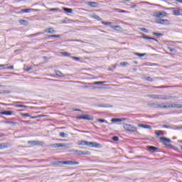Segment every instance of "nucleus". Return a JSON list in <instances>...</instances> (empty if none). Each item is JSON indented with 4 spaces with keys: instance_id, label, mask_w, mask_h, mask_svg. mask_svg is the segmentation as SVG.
I'll return each instance as SVG.
<instances>
[{
    "instance_id": "obj_6",
    "label": "nucleus",
    "mask_w": 182,
    "mask_h": 182,
    "mask_svg": "<svg viewBox=\"0 0 182 182\" xmlns=\"http://www.w3.org/2000/svg\"><path fill=\"white\" fill-rule=\"evenodd\" d=\"M73 154L75 156H86L87 155V151H79L76 149H73L72 151Z\"/></svg>"
},
{
    "instance_id": "obj_16",
    "label": "nucleus",
    "mask_w": 182,
    "mask_h": 182,
    "mask_svg": "<svg viewBox=\"0 0 182 182\" xmlns=\"http://www.w3.org/2000/svg\"><path fill=\"white\" fill-rule=\"evenodd\" d=\"M44 32L46 33H56V31H55L53 28H48L44 31Z\"/></svg>"
},
{
    "instance_id": "obj_33",
    "label": "nucleus",
    "mask_w": 182,
    "mask_h": 182,
    "mask_svg": "<svg viewBox=\"0 0 182 182\" xmlns=\"http://www.w3.org/2000/svg\"><path fill=\"white\" fill-rule=\"evenodd\" d=\"M60 53L63 55V56H70V53L68 52H61Z\"/></svg>"
},
{
    "instance_id": "obj_12",
    "label": "nucleus",
    "mask_w": 182,
    "mask_h": 182,
    "mask_svg": "<svg viewBox=\"0 0 182 182\" xmlns=\"http://www.w3.org/2000/svg\"><path fill=\"white\" fill-rule=\"evenodd\" d=\"M87 5H88V6H92V8H97V6H99V3L96 1H88Z\"/></svg>"
},
{
    "instance_id": "obj_31",
    "label": "nucleus",
    "mask_w": 182,
    "mask_h": 182,
    "mask_svg": "<svg viewBox=\"0 0 182 182\" xmlns=\"http://www.w3.org/2000/svg\"><path fill=\"white\" fill-rule=\"evenodd\" d=\"M97 122H99V123H107V121H106V119H97Z\"/></svg>"
},
{
    "instance_id": "obj_17",
    "label": "nucleus",
    "mask_w": 182,
    "mask_h": 182,
    "mask_svg": "<svg viewBox=\"0 0 182 182\" xmlns=\"http://www.w3.org/2000/svg\"><path fill=\"white\" fill-rule=\"evenodd\" d=\"M54 72H55V76H57V77H65V75H63V73L62 72H60V70H54Z\"/></svg>"
},
{
    "instance_id": "obj_35",
    "label": "nucleus",
    "mask_w": 182,
    "mask_h": 182,
    "mask_svg": "<svg viewBox=\"0 0 182 182\" xmlns=\"http://www.w3.org/2000/svg\"><path fill=\"white\" fill-rule=\"evenodd\" d=\"M153 35H155V36H164V34L160 33L154 32Z\"/></svg>"
},
{
    "instance_id": "obj_2",
    "label": "nucleus",
    "mask_w": 182,
    "mask_h": 182,
    "mask_svg": "<svg viewBox=\"0 0 182 182\" xmlns=\"http://www.w3.org/2000/svg\"><path fill=\"white\" fill-rule=\"evenodd\" d=\"M148 97H151V99H159V100H169V99H171V96L166 95H148Z\"/></svg>"
},
{
    "instance_id": "obj_45",
    "label": "nucleus",
    "mask_w": 182,
    "mask_h": 182,
    "mask_svg": "<svg viewBox=\"0 0 182 182\" xmlns=\"http://www.w3.org/2000/svg\"><path fill=\"white\" fill-rule=\"evenodd\" d=\"M112 140H114V141H119V136H113Z\"/></svg>"
},
{
    "instance_id": "obj_62",
    "label": "nucleus",
    "mask_w": 182,
    "mask_h": 182,
    "mask_svg": "<svg viewBox=\"0 0 182 182\" xmlns=\"http://www.w3.org/2000/svg\"><path fill=\"white\" fill-rule=\"evenodd\" d=\"M136 5H133L132 6V8H136Z\"/></svg>"
},
{
    "instance_id": "obj_54",
    "label": "nucleus",
    "mask_w": 182,
    "mask_h": 182,
    "mask_svg": "<svg viewBox=\"0 0 182 182\" xmlns=\"http://www.w3.org/2000/svg\"><path fill=\"white\" fill-rule=\"evenodd\" d=\"M169 52H174L175 49L174 48H171L170 47L168 48Z\"/></svg>"
},
{
    "instance_id": "obj_60",
    "label": "nucleus",
    "mask_w": 182,
    "mask_h": 182,
    "mask_svg": "<svg viewBox=\"0 0 182 182\" xmlns=\"http://www.w3.org/2000/svg\"><path fill=\"white\" fill-rule=\"evenodd\" d=\"M4 79H8V75H6L5 77H3Z\"/></svg>"
},
{
    "instance_id": "obj_50",
    "label": "nucleus",
    "mask_w": 182,
    "mask_h": 182,
    "mask_svg": "<svg viewBox=\"0 0 182 182\" xmlns=\"http://www.w3.org/2000/svg\"><path fill=\"white\" fill-rule=\"evenodd\" d=\"M23 116H24L25 117H30L31 115L28 113H24L23 114Z\"/></svg>"
},
{
    "instance_id": "obj_10",
    "label": "nucleus",
    "mask_w": 182,
    "mask_h": 182,
    "mask_svg": "<svg viewBox=\"0 0 182 182\" xmlns=\"http://www.w3.org/2000/svg\"><path fill=\"white\" fill-rule=\"evenodd\" d=\"M156 23H160L161 25H170V21L168 19L159 18L156 21Z\"/></svg>"
},
{
    "instance_id": "obj_18",
    "label": "nucleus",
    "mask_w": 182,
    "mask_h": 182,
    "mask_svg": "<svg viewBox=\"0 0 182 182\" xmlns=\"http://www.w3.org/2000/svg\"><path fill=\"white\" fill-rule=\"evenodd\" d=\"M13 114H14V112L12 111H4V112H0V114H4L6 116H12Z\"/></svg>"
},
{
    "instance_id": "obj_27",
    "label": "nucleus",
    "mask_w": 182,
    "mask_h": 182,
    "mask_svg": "<svg viewBox=\"0 0 182 182\" xmlns=\"http://www.w3.org/2000/svg\"><path fill=\"white\" fill-rule=\"evenodd\" d=\"M136 56H139V58H144V56H146L147 53H135Z\"/></svg>"
},
{
    "instance_id": "obj_48",
    "label": "nucleus",
    "mask_w": 182,
    "mask_h": 182,
    "mask_svg": "<svg viewBox=\"0 0 182 182\" xmlns=\"http://www.w3.org/2000/svg\"><path fill=\"white\" fill-rule=\"evenodd\" d=\"M49 11H50V12H52V11H59V9H58V8L50 9Z\"/></svg>"
},
{
    "instance_id": "obj_43",
    "label": "nucleus",
    "mask_w": 182,
    "mask_h": 182,
    "mask_svg": "<svg viewBox=\"0 0 182 182\" xmlns=\"http://www.w3.org/2000/svg\"><path fill=\"white\" fill-rule=\"evenodd\" d=\"M26 22V20H19V23H21V25H25Z\"/></svg>"
},
{
    "instance_id": "obj_4",
    "label": "nucleus",
    "mask_w": 182,
    "mask_h": 182,
    "mask_svg": "<svg viewBox=\"0 0 182 182\" xmlns=\"http://www.w3.org/2000/svg\"><path fill=\"white\" fill-rule=\"evenodd\" d=\"M166 15H167V13H166L164 11H154L153 13L154 18H159V19H161L163 18H165Z\"/></svg>"
},
{
    "instance_id": "obj_55",
    "label": "nucleus",
    "mask_w": 182,
    "mask_h": 182,
    "mask_svg": "<svg viewBox=\"0 0 182 182\" xmlns=\"http://www.w3.org/2000/svg\"><path fill=\"white\" fill-rule=\"evenodd\" d=\"M74 111H75V112H82V109H75Z\"/></svg>"
},
{
    "instance_id": "obj_26",
    "label": "nucleus",
    "mask_w": 182,
    "mask_h": 182,
    "mask_svg": "<svg viewBox=\"0 0 182 182\" xmlns=\"http://www.w3.org/2000/svg\"><path fill=\"white\" fill-rule=\"evenodd\" d=\"M31 11H33L32 9H25L22 10L23 14H29Z\"/></svg>"
},
{
    "instance_id": "obj_11",
    "label": "nucleus",
    "mask_w": 182,
    "mask_h": 182,
    "mask_svg": "<svg viewBox=\"0 0 182 182\" xmlns=\"http://www.w3.org/2000/svg\"><path fill=\"white\" fill-rule=\"evenodd\" d=\"M152 106L155 107V109H164V102L161 104L159 102L152 103Z\"/></svg>"
},
{
    "instance_id": "obj_38",
    "label": "nucleus",
    "mask_w": 182,
    "mask_h": 182,
    "mask_svg": "<svg viewBox=\"0 0 182 182\" xmlns=\"http://www.w3.org/2000/svg\"><path fill=\"white\" fill-rule=\"evenodd\" d=\"M112 29H115L117 30V29H122V27H120V26H112Z\"/></svg>"
},
{
    "instance_id": "obj_14",
    "label": "nucleus",
    "mask_w": 182,
    "mask_h": 182,
    "mask_svg": "<svg viewBox=\"0 0 182 182\" xmlns=\"http://www.w3.org/2000/svg\"><path fill=\"white\" fill-rule=\"evenodd\" d=\"M51 147H54V149H59L60 147H66L65 144H54L51 145Z\"/></svg>"
},
{
    "instance_id": "obj_47",
    "label": "nucleus",
    "mask_w": 182,
    "mask_h": 182,
    "mask_svg": "<svg viewBox=\"0 0 182 182\" xmlns=\"http://www.w3.org/2000/svg\"><path fill=\"white\" fill-rule=\"evenodd\" d=\"M33 69V68H32V67H28L26 68V71L29 72V70H32Z\"/></svg>"
},
{
    "instance_id": "obj_63",
    "label": "nucleus",
    "mask_w": 182,
    "mask_h": 182,
    "mask_svg": "<svg viewBox=\"0 0 182 182\" xmlns=\"http://www.w3.org/2000/svg\"><path fill=\"white\" fill-rule=\"evenodd\" d=\"M167 9L171 10V9H174V8H169V9Z\"/></svg>"
},
{
    "instance_id": "obj_30",
    "label": "nucleus",
    "mask_w": 182,
    "mask_h": 182,
    "mask_svg": "<svg viewBox=\"0 0 182 182\" xmlns=\"http://www.w3.org/2000/svg\"><path fill=\"white\" fill-rule=\"evenodd\" d=\"M141 32H144V33H149V29L144 28H139Z\"/></svg>"
},
{
    "instance_id": "obj_64",
    "label": "nucleus",
    "mask_w": 182,
    "mask_h": 182,
    "mask_svg": "<svg viewBox=\"0 0 182 182\" xmlns=\"http://www.w3.org/2000/svg\"><path fill=\"white\" fill-rule=\"evenodd\" d=\"M0 87H4V85H0Z\"/></svg>"
},
{
    "instance_id": "obj_34",
    "label": "nucleus",
    "mask_w": 182,
    "mask_h": 182,
    "mask_svg": "<svg viewBox=\"0 0 182 182\" xmlns=\"http://www.w3.org/2000/svg\"><path fill=\"white\" fill-rule=\"evenodd\" d=\"M142 38H143L144 39H149L150 41H151V39H153V38L149 37V36H146V35H144V34L142 35Z\"/></svg>"
},
{
    "instance_id": "obj_32",
    "label": "nucleus",
    "mask_w": 182,
    "mask_h": 182,
    "mask_svg": "<svg viewBox=\"0 0 182 182\" xmlns=\"http://www.w3.org/2000/svg\"><path fill=\"white\" fill-rule=\"evenodd\" d=\"M173 15H176V16L180 15V10H173Z\"/></svg>"
},
{
    "instance_id": "obj_25",
    "label": "nucleus",
    "mask_w": 182,
    "mask_h": 182,
    "mask_svg": "<svg viewBox=\"0 0 182 182\" xmlns=\"http://www.w3.org/2000/svg\"><path fill=\"white\" fill-rule=\"evenodd\" d=\"M91 18H93V19H97V21H101L102 20V18H100V16L96 15V14H94L91 16Z\"/></svg>"
},
{
    "instance_id": "obj_53",
    "label": "nucleus",
    "mask_w": 182,
    "mask_h": 182,
    "mask_svg": "<svg viewBox=\"0 0 182 182\" xmlns=\"http://www.w3.org/2000/svg\"><path fill=\"white\" fill-rule=\"evenodd\" d=\"M84 87L87 88V87H95L90 86V83H88L87 85L84 86Z\"/></svg>"
},
{
    "instance_id": "obj_20",
    "label": "nucleus",
    "mask_w": 182,
    "mask_h": 182,
    "mask_svg": "<svg viewBox=\"0 0 182 182\" xmlns=\"http://www.w3.org/2000/svg\"><path fill=\"white\" fill-rule=\"evenodd\" d=\"M28 144H31L32 146H38V144H39V141H28Z\"/></svg>"
},
{
    "instance_id": "obj_41",
    "label": "nucleus",
    "mask_w": 182,
    "mask_h": 182,
    "mask_svg": "<svg viewBox=\"0 0 182 182\" xmlns=\"http://www.w3.org/2000/svg\"><path fill=\"white\" fill-rule=\"evenodd\" d=\"M145 80H147L148 82H153V78L151 77H147L145 78Z\"/></svg>"
},
{
    "instance_id": "obj_61",
    "label": "nucleus",
    "mask_w": 182,
    "mask_h": 182,
    "mask_svg": "<svg viewBox=\"0 0 182 182\" xmlns=\"http://www.w3.org/2000/svg\"><path fill=\"white\" fill-rule=\"evenodd\" d=\"M19 51V50H14V53H16V52H18Z\"/></svg>"
},
{
    "instance_id": "obj_58",
    "label": "nucleus",
    "mask_w": 182,
    "mask_h": 182,
    "mask_svg": "<svg viewBox=\"0 0 182 182\" xmlns=\"http://www.w3.org/2000/svg\"><path fill=\"white\" fill-rule=\"evenodd\" d=\"M99 107H106V106H105L104 105H100Z\"/></svg>"
},
{
    "instance_id": "obj_57",
    "label": "nucleus",
    "mask_w": 182,
    "mask_h": 182,
    "mask_svg": "<svg viewBox=\"0 0 182 182\" xmlns=\"http://www.w3.org/2000/svg\"><path fill=\"white\" fill-rule=\"evenodd\" d=\"M176 2H179L180 4H182V0H175Z\"/></svg>"
},
{
    "instance_id": "obj_21",
    "label": "nucleus",
    "mask_w": 182,
    "mask_h": 182,
    "mask_svg": "<svg viewBox=\"0 0 182 182\" xmlns=\"http://www.w3.org/2000/svg\"><path fill=\"white\" fill-rule=\"evenodd\" d=\"M155 134L158 136L160 137V136H164V132L159 130V131H155Z\"/></svg>"
},
{
    "instance_id": "obj_23",
    "label": "nucleus",
    "mask_w": 182,
    "mask_h": 182,
    "mask_svg": "<svg viewBox=\"0 0 182 182\" xmlns=\"http://www.w3.org/2000/svg\"><path fill=\"white\" fill-rule=\"evenodd\" d=\"M115 11H117V12H119V14H129V11L120 9H116Z\"/></svg>"
},
{
    "instance_id": "obj_52",
    "label": "nucleus",
    "mask_w": 182,
    "mask_h": 182,
    "mask_svg": "<svg viewBox=\"0 0 182 182\" xmlns=\"http://www.w3.org/2000/svg\"><path fill=\"white\" fill-rule=\"evenodd\" d=\"M3 93H6V95H9V93H11V91L10 90H4L3 92Z\"/></svg>"
},
{
    "instance_id": "obj_42",
    "label": "nucleus",
    "mask_w": 182,
    "mask_h": 182,
    "mask_svg": "<svg viewBox=\"0 0 182 182\" xmlns=\"http://www.w3.org/2000/svg\"><path fill=\"white\" fill-rule=\"evenodd\" d=\"M36 117H46V115L40 114L37 117H31V119H36Z\"/></svg>"
},
{
    "instance_id": "obj_36",
    "label": "nucleus",
    "mask_w": 182,
    "mask_h": 182,
    "mask_svg": "<svg viewBox=\"0 0 182 182\" xmlns=\"http://www.w3.org/2000/svg\"><path fill=\"white\" fill-rule=\"evenodd\" d=\"M54 164L55 166H59L60 164H63V161H55V162H54Z\"/></svg>"
},
{
    "instance_id": "obj_28",
    "label": "nucleus",
    "mask_w": 182,
    "mask_h": 182,
    "mask_svg": "<svg viewBox=\"0 0 182 182\" xmlns=\"http://www.w3.org/2000/svg\"><path fill=\"white\" fill-rule=\"evenodd\" d=\"M104 83H107L106 81H97L94 82L93 85H103Z\"/></svg>"
},
{
    "instance_id": "obj_37",
    "label": "nucleus",
    "mask_w": 182,
    "mask_h": 182,
    "mask_svg": "<svg viewBox=\"0 0 182 182\" xmlns=\"http://www.w3.org/2000/svg\"><path fill=\"white\" fill-rule=\"evenodd\" d=\"M120 66H127L129 65V63L127 62H122L119 63Z\"/></svg>"
},
{
    "instance_id": "obj_46",
    "label": "nucleus",
    "mask_w": 182,
    "mask_h": 182,
    "mask_svg": "<svg viewBox=\"0 0 182 182\" xmlns=\"http://www.w3.org/2000/svg\"><path fill=\"white\" fill-rule=\"evenodd\" d=\"M146 66H156V63H147L146 64Z\"/></svg>"
},
{
    "instance_id": "obj_3",
    "label": "nucleus",
    "mask_w": 182,
    "mask_h": 182,
    "mask_svg": "<svg viewBox=\"0 0 182 182\" xmlns=\"http://www.w3.org/2000/svg\"><path fill=\"white\" fill-rule=\"evenodd\" d=\"M170 108L182 109V105L171 103V102H164V109H170Z\"/></svg>"
},
{
    "instance_id": "obj_29",
    "label": "nucleus",
    "mask_w": 182,
    "mask_h": 182,
    "mask_svg": "<svg viewBox=\"0 0 182 182\" xmlns=\"http://www.w3.org/2000/svg\"><path fill=\"white\" fill-rule=\"evenodd\" d=\"M60 136L65 139V138L68 137V134H66L65 132H60Z\"/></svg>"
},
{
    "instance_id": "obj_56",
    "label": "nucleus",
    "mask_w": 182,
    "mask_h": 182,
    "mask_svg": "<svg viewBox=\"0 0 182 182\" xmlns=\"http://www.w3.org/2000/svg\"><path fill=\"white\" fill-rule=\"evenodd\" d=\"M151 41H155V42H159V40H157V39H156L154 38H153V39H151Z\"/></svg>"
},
{
    "instance_id": "obj_9",
    "label": "nucleus",
    "mask_w": 182,
    "mask_h": 182,
    "mask_svg": "<svg viewBox=\"0 0 182 182\" xmlns=\"http://www.w3.org/2000/svg\"><path fill=\"white\" fill-rule=\"evenodd\" d=\"M161 143L164 144L165 146H168L167 143H171V139L161 136L159 138Z\"/></svg>"
},
{
    "instance_id": "obj_49",
    "label": "nucleus",
    "mask_w": 182,
    "mask_h": 182,
    "mask_svg": "<svg viewBox=\"0 0 182 182\" xmlns=\"http://www.w3.org/2000/svg\"><path fill=\"white\" fill-rule=\"evenodd\" d=\"M102 25H107V26H108V25H110V22H105V21H102Z\"/></svg>"
},
{
    "instance_id": "obj_22",
    "label": "nucleus",
    "mask_w": 182,
    "mask_h": 182,
    "mask_svg": "<svg viewBox=\"0 0 182 182\" xmlns=\"http://www.w3.org/2000/svg\"><path fill=\"white\" fill-rule=\"evenodd\" d=\"M63 11H65V12H67L68 14H73V9L66 7L63 8Z\"/></svg>"
},
{
    "instance_id": "obj_19",
    "label": "nucleus",
    "mask_w": 182,
    "mask_h": 182,
    "mask_svg": "<svg viewBox=\"0 0 182 182\" xmlns=\"http://www.w3.org/2000/svg\"><path fill=\"white\" fill-rule=\"evenodd\" d=\"M138 126L139 127H142L143 129H151V126L147 124H139Z\"/></svg>"
},
{
    "instance_id": "obj_15",
    "label": "nucleus",
    "mask_w": 182,
    "mask_h": 182,
    "mask_svg": "<svg viewBox=\"0 0 182 182\" xmlns=\"http://www.w3.org/2000/svg\"><path fill=\"white\" fill-rule=\"evenodd\" d=\"M11 144L9 143H1L0 144V150H2L4 149H8Z\"/></svg>"
},
{
    "instance_id": "obj_44",
    "label": "nucleus",
    "mask_w": 182,
    "mask_h": 182,
    "mask_svg": "<svg viewBox=\"0 0 182 182\" xmlns=\"http://www.w3.org/2000/svg\"><path fill=\"white\" fill-rule=\"evenodd\" d=\"M14 106L15 107H26V105H16Z\"/></svg>"
},
{
    "instance_id": "obj_51",
    "label": "nucleus",
    "mask_w": 182,
    "mask_h": 182,
    "mask_svg": "<svg viewBox=\"0 0 182 182\" xmlns=\"http://www.w3.org/2000/svg\"><path fill=\"white\" fill-rule=\"evenodd\" d=\"M74 60H80V58L78 57H72Z\"/></svg>"
},
{
    "instance_id": "obj_24",
    "label": "nucleus",
    "mask_w": 182,
    "mask_h": 182,
    "mask_svg": "<svg viewBox=\"0 0 182 182\" xmlns=\"http://www.w3.org/2000/svg\"><path fill=\"white\" fill-rule=\"evenodd\" d=\"M149 150H150L151 151H156V150H159V148L156 147V146H148Z\"/></svg>"
},
{
    "instance_id": "obj_59",
    "label": "nucleus",
    "mask_w": 182,
    "mask_h": 182,
    "mask_svg": "<svg viewBox=\"0 0 182 182\" xmlns=\"http://www.w3.org/2000/svg\"><path fill=\"white\" fill-rule=\"evenodd\" d=\"M8 69H14V66L13 65L9 66V67H8Z\"/></svg>"
},
{
    "instance_id": "obj_7",
    "label": "nucleus",
    "mask_w": 182,
    "mask_h": 182,
    "mask_svg": "<svg viewBox=\"0 0 182 182\" xmlns=\"http://www.w3.org/2000/svg\"><path fill=\"white\" fill-rule=\"evenodd\" d=\"M77 119L78 120H90V121H92L93 120V117H90V116H89L87 114L78 116V117H77Z\"/></svg>"
},
{
    "instance_id": "obj_1",
    "label": "nucleus",
    "mask_w": 182,
    "mask_h": 182,
    "mask_svg": "<svg viewBox=\"0 0 182 182\" xmlns=\"http://www.w3.org/2000/svg\"><path fill=\"white\" fill-rule=\"evenodd\" d=\"M80 146H87V147H95L97 149H102V144L97 142H89L87 141H81L79 143Z\"/></svg>"
},
{
    "instance_id": "obj_5",
    "label": "nucleus",
    "mask_w": 182,
    "mask_h": 182,
    "mask_svg": "<svg viewBox=\"0 0 182 182\" xmlns=\"http://www.w3.org/2000/svg\"><path fill=\"white\" fill-rule=\"evenodd\" d=\"M123 127L124 130H126L127 132H130L131 133H134V132H136V127L129 124H124Z\"/></svg>"
},
{
    "instance_id": "obj_40",
    "label": "nucleus",
    "mask_w": 182,
    "mask_h": 182,
    "mask_svg": "<svg viewBox=\"0 0 182 182\" xmlns=\"http://www.w3.org/2000/svg\"><path fill=\"white\" fill-rule=\"evenodd\" d=\"M60 35H51L48 36V38H60Z\"/></svg>"
},
{
    "instance_id": "obj_39",
    "label": "nucleus",
    "mask_w": 182,
    "mask_h": 182,
    "mask_svg": "<svg viewBox=\"0 0 182 182\" xmlns=\"http://www.w3.org/2000/svg\"><path fill=\"white\" fill-rule=\"evenodd\" d=\"M162 127H164L165 129H173L171 126L167 124L162 125Z\"/></svg>"
},
{
    "instance_id": "obj_8",
    "label": "nucleus",
    "mask_w": 182,
    "mask_h": 182,
    "mask_svg": "<svg viewBox=\"0 0 182 182\" xmlns=\"http://www.w3.org/2000/svg\"><path fill=\"white\" fill-rule=\"evenodd\" d=\"M63 164L65 166H79L80 163L74 161H65L63 162Z\"/></svg>"
},
{
    "instance_id": "obj_13",
    "label": "nucleus",
    "mask_w": 182,
    "mask_h": 182,
    "mask_svg": "<svg viewBox=\"0 0 182 182\" xmlns=\"http://www.w3.org/2000/svg\"><path fill=\"white\" fill-rule=\"evenodd\" d=\"M126 120V118H114L111 119V122L112 123H119L120 122H124Z\"/></svg>"
}]
</instances>
